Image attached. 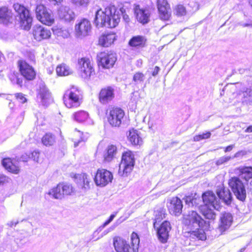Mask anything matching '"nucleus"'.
<instances>
[{
  "label": "nucleus",
  "mask_w": 252,
  "mask_h": 252,
  "mask_svg": "<svg viewBox=\"0 0 252 252\" xmlns=\"http://www.w3.org/2000/svg\"><path fill=\"white\" fill-rule=\"evenodd\" d=\"M231 159H233V156H227L221 157V164L224 163Z\"/></svg>",
  "instance_id": "obj_56"
},
{
  "label": "nucleus",
  "mask_w": 252,
  "mask_h": 252,
  "mask_svg": "<svg viewBox=\"0 0 252 252\" xmlns=\"http://www.w3.org/2000/svg\"><path fill=\"white\" fill-rule=\"evenodd\" d=\"M109 232H110V231H109V230H108V229H107L105 230L102 232V234H101V236H100V237H103V236H104V235H106V234H107L108 233H109ZM99 238H100V237H98V238L96 239V240H97V239H99Z\"/></svg>",
  "instance_id": "obj_61"
},
{
  "label": "nucleus",
  "mask_w": 252,
  "mask_h": 252,
  "mask_svg": "<svg viewBox=\"0 0 252 252\" xmlns=\"http://www.w3.org/2000/svg\"><path fill=\"white\" fill-rule=\"evenodd\" d=\"M239 177L248 181L249 179H252V167L245 166L238 168Z\"/></svg>",
  "instance_id": "obj_33"
},
{
  "label": "nucleus",
  "mask_w": 252,
  "mask_h": 252,
  "mask_svg": "<svg viewBox=\"0 0 252 252\" xmlns=\"http://www.w3.org/2000/svg\"><path fill=\"white\" fill-rule=\"evenodd\" d=\"M113 243L117 252H133L129 244L121 238L114 239Z\"/></svg>",
  "instance_id": "obj_23"
},
{
  "label": "nucleus",
  "mask_w": 252,
  "mask_h": 252,
  "mask_svg": "<svg viewBox=\"0 0 252 252\" xmlns=\"http://www.w3.org/2000/svg\"><path fill=\"white\" fill-rule=\"evenodd\" d=\"M113 175L109 171L104 169H98L95 175L94 181L97 186L104 187L111 182Z\"/></svg>",
  "instance_id": "obj_13"
},
{
  "label": "nucleus",
  "mask_w": 252,
  "mask_h": 252,
  "mask_svg": "<svg viewBox=\"0 0 252 252\" xmlns=\"http://www.w3.org/2000/svg\"><path fill=\"white\" fill-rule=\"evenodd\" d=\"M245 132L246 133L252 132V125L249 126L245 130Z\"/></svg>",
  "instance_id": "obj_60"
},
{
  "label": "nucleus",
  "mask_w": 252,
  "mask_h": 252,
  "mask_svg": "<svg viewBox=\"0 0 252 252\" xmlns=\"http://www.w3.org/2000/svg\"><path fill=\"white\" fill-rule=\"evenodd\" d=\"M134 164L135 158L133 153L130 151L123 153L119 174L123 176H127L132 170Z\"/></svg>",
  "instance_id": "obj_6"
},
{
  "label": "nucleus",
  "mask_w": 252,
  "mask_h": 252,
  "mask_svg": "<svg viewBox=\"0 0 252 252\" xmlns=\"http://www.w3.org/2000/svg\"><path fill=\"white\" fill-rule=\"evenodd\" d=\"M247 154L246 151L242 150L238 152H237L233 156V158H241L244 156L246 155Z\"/></svg>",
  "instance_id": "obj_49"
},
{
  "label": "nucleus",
  "mask_w": 252,
  "mask_h": 252,
  "mask_svg": "<svg viewBox=\"0 0 252 252\" xmlns=\"http://www.w3.org/2000/svg\"><path fill=\"white\" fill-rule=\"evenodd\" d=\"M37 98L40 100V102L44 106H47L52 101L51 94L44 83L39 85Z\"/></svg>",
  "instance_id": "obj_20"
},
{
  "label": "nucleus",
  "mask_w": 252,
  "mask_h": 252,
  "mask_svg": "<svg viewBox=\"0 0 252 252\" xmlns=\"http://www.w3.org/2000/svg\"><path fill=\"white\" fill-rule=\"evenodd\" d=\"M174 10V13L178 17L183 16L186 14V8L183 5L179 4L176 6Z\"/></svg>",
  "instance_id": "obj_42"
},
{
  "label": "nucleus",
  "mask_w": 252,
  "mask_h": 252,
  "mask_svg": "<svg viewBox=\"0 0 252 252\" xmlns=\"http://www.w3.org/2000/svg\"><path fill=\"white\" fill-rule=\"evenodd\" d=\"M167 207L169 213L172 215L179 216L182 213L183 202L180 198L173 197L168 200Z\"/></svg>",
  "instance_id": "obj_14"
},
{
  "label": "nucleus",
  "mask_w": 252,
  "mask_h": 252,
  "mask_svg": "<svg viewBox=\"0 0 252 252\" xmlns=\"http://www.w3.org/2000/svg\"><path fill=\"white\" fill-rule=\"evenodd\" d=\"M134 12L138 21L143 24L148 23L150 17L148 9L140 8L139 5H137L134 8Z\"/></svg>",
  "instance_id": "obj_25"
},
{
  "label": "nucleus",
  "mask_w": 252,
  "mask_h": 252,
  "mask_svg": "<svg viewBox=\"0 0 252 252\" xmlns=\"http://www.w3.org/2000/svg\"><path fill=\"white\" fill-rule=\"evenodd\" d=\"M58 15L61 19L67 22L73 21L76 16L72 9L68 6H64L60 7L58 10Z\"/></svg>",
  "instance_id": "obj_22"
},
{
  "label": "nucleus",
  "mask_w": 252,
  "mask_h": 252,
  "mask_svg": "<svg viewBox=\"0 0 252 252\" xmlns=\"http://www.w3.org/2000/svg\"><path fill=\"white\" fill-rule=\"evenodd\" d=\"M120 11L121 14L123 16L124 20L126 23L128 22L129 19L128 16L126 13H125V10L122 8L120 9Z\"/></svg>",
  "instance_id": "obj_51"
},
{
  "label": "nucleus",
  "mask_w": 252,
  "mask_h": 252,
  "mask_svg": "<svg viewBox=\"0 0 252 252\" xmlns=\"http://www.w3.org/2000/svg\"><path fill=\"white\" fill-rule=\"evenodd\" d=\"M202 199L204 204L199 206V209L202 215L207 219H214L216 214L214 210L219 211L220 208V204L217 203L215 194L211 191H206L203 193Z\"/></svg>",
  "instance_id": "obj_3"
},
{
  "label": "nucleus",
  "mask_w": 252,
  "mask_h": 252,
  "mask_svg": "<svg viewBox=\"0 0 252 252\" xmlns=\"http://www.w3.org/2000/svg\"><path fill=\"white\" fill-rule=\"evenodd\" d=\"M211 136V133L210 132H206L203 133L202 134H199L195 135L193 139L195 141H199L201 140L208 138Z\"/></svg>",
  "instance_id": "obj_43"
},
{
  "label": "nucleus",
  "mask_w": 252,
  "mask_h": 252,
  "mask_svg": "<svg viewBox=\"0 0 252 252\" xmlns=\"http://www.w3.org/2000/svg\"><path fill=\"white\" fill-rule=\"evenodd\" d=\"M233 222V216L230 213L225 212L221 216V235L227 230Z\"/></svg>",
  "instance_id": "obj_29"
},
{
  "label": "nucleus",
  "mask_w": 252,
  "mask_h": 252,
  "mask_svg": "<svg viewBox=\"0 0 252 252\" xmlns=\"http://www.w3.org/2000/svg\"><path fill=\"white\" fill-rule=\"evenodd\" d=\"M72 2L76 6H86L89 3V0H71Z\"/></svg>",
  "instance_id": "obj_44"
},
{
  "label": "nucleus",
  "mask_w": 252,
  "mask_h": 252,
  "mask_svg": "<svg viewBox=\"0 0 252 252\" xmlns=\"http://www.w3.org/2000/svg\"><path fill=\"white\" fill-rule=\"evenodd\" d=\"M73 191L72 186L68 184H59L49 192V194L54 198L62 199L65 195H70Z\"/></svg>",
  "instance_id": "obj_9"
},
{
  "label": "nucleus",
  "mask_w": 252,
  "mask_h": 252,
  "mask_svg": "<svg viewBox=\"0 0 252 252\" xmlns=\"http://www.w3.org/2000/svg\"><path fill=\"white\" fill-rule=\"evenodd\" d=\"M81 91L74 86L66 90L63 96L64 104L69 108L79 106L81 103Z\"/></svg>",
  "instance_id": "obj_5"
},
{
  "label": "nucleus",
  "mask_w": 252,
  "mask_h": 252,
  "mask_svg": "<svg viewBox=\"0 0 252 252\" xmlns=\"http://www.w3.org/2000/svg\"><path fill=\"white\" fill-rule=\"evenodd\" d=\"M125 116L124 111L120 108H112L107 114L108 121L113 127H119Z\"/></svg>",
  "instance_id": "obj_11"
},
{
  "label": "nucleus",
  "mask_w": 252,
  "mask_h": 252,
  "mask_svg": "<svg viewBox=\"0 0 252 252\" xmlns=\"http://www.w3.org/2000/svg\"><path fill=\"white\" fill-rule=\"evenodd\" d=\"M196 194L192 197V196H186L184 199L185 200V202L187 205L189 206H195L196 207L199 205V202H200V199L199 197H195Z\"/></svg>",
  "instance_id": "obj_37"
},
{
  "label": "nucleus",
  "mask_w": 252,
  "mask_h": 252,
  "mask_svg": "<svg viewBox=\"0 0 252 252\" xmlns=\"http://www.w3.org/2000/svg\"><path fill=\"white\" fill-rule=\"evenodd\" d=\"M233 196L230 190L221 185V202L228 206H231Z\"/></svg>",
  "instance_id": "obj_32"
},
{
  "label": "nucleus",
  "mask_w": 252,
  "mask_h": 252,
  "mask_svg": "<svg viewBox=\"0 0 252 252\" xmlns=\"http://www.w3.org/2000/svg\"><path fill=\"white\" fill-rule=\"evenodd\" d=\"M12 20V12L6 6L0 8V22L5 25L11 23Z\"/></svg>",
  "instance_id": "obj_27"
},
{
  "label": "nucleus",
  "mask_w": 252,
  "mask_h": 252,
  "mask_svg": "<svg viewBox=\"0 0 252 252\" xmlns=\"http://www.w3.org/2000/svg\"><path fill=\"white\" fill-rule=\"evenodd\" d=\"M116 39L114 33H108L102 35L99 38V44L104 47H108L113 43Z\"/></svg>",
  "instance_id": "obj_31"
},
{
  "label": "nucleus",
  "mask_w": 252,
  "mask_h": 252,
  "mask_svg": "<svg viewBox=\"0 0 252 252\" xmlns=\"http://www.w3.org/2000/svg\"><path fill=\"white\" fill-rule=\"evenodd\" d=\"M240 178L239 177L231 178L228 184L237 199L244 202L246 198V190L244 183Z\"/></svg>",
  "instance_id": "obj_7"
},
{
  "label": "nucleus",
  "mask_w": 252,
  "mask_h": 252,
  "mask_svg": "<svg viewBox=\"0 0 252 252\" xmlns=\"http://www.w3.org/2000/svg\"><path fill=\"white\" fill-rule=\"evenodd\" d=\"M117 60L116 54L112 51L101 52L98 56L99 65L103 68H110L112 67Z\"/></svg>",
  "instance_id": "obj_12"
},
{
  "label": "nucleus",
  "mask_w": 252,
  "mask_h": 252,
  "mask_svg": "<svg viewBox=\"0 0 252 252\" xmlns=\"http://www.w3.org/2000/svg\"><path fill=\"white\" fill-rule=\"evenodd\" d=\"M157 5L159 18L162 20H168L171 16V9L167 0H158Z\"/></svg>",
  "instance_id": "obj_15"
},
{
  "label": "nucleus",
  "mask_w": 252,
  "mask_h": 252,
  "mask_svg": "<svg viewBox=\"0 0 252 252\" xmlns=\"http://www.w3.org/2000/svg\"><path fill=\"white\" fill-rule=\"evenodd\" d=\"M33 35L34 38L37 41L46 39L50 37V30L40 25H35L33 28Z\"/></svg>",
  "instance_id": "obj_24"
},
{
  "label": "nucleus",
  "mask_w": 252,
  "mask_h": 252,
  "mask_svg": "<svg viewBox=\"0 0 252 252\" xmlns=\"http://www.w3.org/2000/svg\"><path fill=\"white\" fill-rule=\"evenodd\" d=\"M39 153L38 151H34L29 155V158H32L34 161H38Z\"/></svg>",
  "instance_id": "obj_47"
},
{
  "label": "nucleus",
  "mask_w": 252,
  "mask_h": 252,
  "mask_svg": "<svg viewBox=\"0 0 252 252\" xmlns=\"http://www.w3.org/2000/svg\"><path fill=\"white\" fill-rule=\"evenodd\" d=\"M42 142L45 146H51L55 142V137L51 133H46L43 137Z\"/></svg>",
  "instance_id": "obj_39"
},
{
  "label": "nucleus",
  "mask_w": 252,
  "mask_h": 252,
  "mask_svg": "<svg viewBox=\"0 0 252 252\" xmlns=\"http://www.w3.org/2000/svg\"><path fill=\"white\" fill-rule=\"evenodd\" d=\"M157 235L159 241L162 243H165L169 237V232L171 230L170 223L168 221H163L159 227L157 225Z\"/></svg>",
  "instance_id": "obj_17"
},
{
  "label": "nucleus",
  "mask_w": 252,
  "mask_h": 252,
  "mask_svg": "<svg viewBox=\"0 0 252 252\" xmlns=\"http://www.w3.org/2000/svg\"><path fill=\"white\" fill-rule=\"evenodd\" d=\"M10 179L7 176L0 174V185H3L5 183L9 181Z\"/></svg>",
  "instance_id": "obj_50"
},
{
  "label": "nucleus",
  "mask_w": 252,
  "mask_h": 252,
  "mask_svg": "<svg viewBox=\"0 0 252 252\" xmlns=\"http://www.w3.org/2000/svg\"><path fill=\"white\" fill-rule=\"evenodd\" d=\"M240 25L243 27H251L252 28V18H251L249 20L248 22L245 23L243 22H241Z\"/></svg>",
  "instance_id": "obj_53"
},
{
  "label": "nucleus",
  "mask_w": 252,
  "mask_h": 252,
  "mask_svg": "<svg viewBox=\"0 0 252 252\" xmlns=\"http://www.w3.org/2000/svg\"><path fill=\"white\" fill-rule=\"evenodd\" d=\"M116 214H117V212H115L114 214H111L110 215V216L109 217V219L104 222V225H108L115 218Z\"/></svg>",
  "instance_id": "obj_52"
},
{
  "label": "nucleus",
  "mask_w": 252,
  "mask_h": 252,
  "mask_svg": "<svg viewBox=\"0 0 252 252\" xmlns=\"http://www.w3.org/2000/svg\"><path fill=\"white\" fill-rule=\"evenodd\" d=\"M147 39L145 36L135 35L132 36L128 41V45L134 50L142 49L147 46Z\"/></svg>",
  "instance_id": "obj_21"
},
{
  "label": "nucleus",
  "mask_w": 252,
  "mask_h": 252,
  "mask_svg": "<svg viewBox=\"0 0 252 252\" xmlns=\"http://www.w3.org/2000/svg\"><path fill=\"white\" fill-rule=\"evenodd\" d=\"M131 241L132 244V249L133 252H136L138 248L140 239L138 234L135 232H133L131 235Z\"/></svg>",
  "instance_id": "obj_40"
},
{
  "label": "nucleus",
  "mask_w": 252,
  "mask_h": 252,
  "mask_svg": "<svg viewBox=\"0 0 252 252\" xmlns=\"http://www.w3.org/2000/svg\"><path fill=\"white\" fill-rule=\"evenodd\" d=\"M14 75H11L10 77V79L11 81V82H12L13 84H16V81H15V79H14V77H13Z\"/></svg>",
  "instance_id": "obj_63"
},
{
  "label": "nucleus",
  "mask_w": 252,
  "mask_h": 252,
  "mask_svg": "<svg viewBox=\"0 0 252 252\" xmlns=\"http://www.w3.org/2000/svg\"><path fill=\"white\" fill-rule=\"evenodd\" d=\"M121 14L117 11L114 5H110L104 8L99 9L95 12L94 24L97 28L105 27L114 28L120 21Z\"/></svg>",
  "instance_id": "obj_2"
},
{
  "label": "nucleus",
  "mask_w": 252,
  "mask_h": 252,
  "mask_svg": "<svg viewBox=\"0 0 252 252\" xmlns=\"http://www.w3.org/2000/svg\"><path fill=\"white\" fill-rule=\"evenodd\" d=\"M160 70V68L159 67L156 66L153 69V70L151 72L152 75L154 77L156 76L158 74Z\"/></svg>",
  "instance_id": "obj_55"
},
{
  "label": "nucleus",
  "mask_w": 252,
  "mask_h": 252,
  "mask_svg": "<svg viewBox=\"0 0 252 252\" xmlns=\"http://www.w3.org/2000/svg\"><path fill=\"white\" fill-rule=\"evenodd\" d=\"M35 13L37 19L45 25L50 26L54 22L51 11L47 10L46 7L42 4L37 5Z\"/></svg>",
  "instance_id": "obj_10"
},
{
  "label": "nucleus",
  "mask_w": 252,
  "mask_h": 252,
  "mask_svg": "<svg viewBox=\"0 0 252 252\" xmlns=\"http://www.w3.org/2000/svg\"><path fill=\"white\" fill-rule=\"evenodd\" d=\"M18 66L21 75L28 80H32L35 77L33 68L24 61H18Z\"/></svg>",
  "instance_id": "obj_16"
},
{
  "label": "nucleus",
  "mask_w": 252,
  "mask_h": 252,
  "mask_svg": "<svg viewBox=\"0 0 252 252\" xmlns=\"http://www.w3.org/2000/svg\"><path fill=\"white\" fill-rule=\"evenodd\" d=\"M233 147H234V146L233 145H229L225 148L224 151L225 152H230L232 150Z\"/></svg>",
  "instance_id": "obj_59"
},
{
  "label": "nucleus",
  "mask_w": 252,
  "mask_h": 252,
  "mask_svg": "<svg viewBox=\"0 0 252 252\" xmlns=\"http://www.w3.org/2000/svg\"><path fill=\"white\" fill-rule=\"evenodd\" d=\"M16 99L21 103H24L27 101L26 98L22 93H17L15 94Z\"/></svg>",
  "instance_id": "obj_46"
},
{
  "label": "nucleus",
  "mask_w": 252,
  "mask_h": 252,
  "mask_svg": "<svg viewBox=\"0 0 252 252\" xmlns=\"http://www.w3.org/2000/svg\"><path fill=\"white\" fill-rule=\"evenodd\" d=\"M107 225H104V223L101 225V226H100L94 232V235H95V234L98 233L99 232H100V231H101V230L106 226Z\"/></svg>",
  "instance_id": "obj_57"
},
{
  "label": "nucleus",
  "mask_w": 252,
  "mask_h": 252,
  "mask_svg": "<svg viewBox=\"0 0 252 252\" xmlns=\"http://www.w3.org/2000/svg\"><path fill=\"white\" fill-rule=\"evenodd\" d=\"M155 219L154 222V227L155 228L157 227V225H158V223L163 219L165 218V209L163 208H159L155 211Z\"/></svg>",
  "instance_id": "obj_36"
},
{
  "label": "nucleus",
  "mask_w": 252,
  "mask_h": 252,
  "mask_svg": "<svg viewBox=\"0 0 252 252\" xmlns=\"http://www.w3.org/2000/svg\"><path fill=\"white\" fill-rule=\"evenodd\" d=\"M78 66L79 74L84 79H89L95 75L94 70L89 59L83 58L79 60Z\"/></svg>",
  "instance_id": "obj_8"
},
{
  "label": "nucleus",
  "mask_w": 252,
  "mask_h": 252,
  "mask_svg": "<svg viewBox=\"0 0 252 252\" xmlns=\"http://www.w3.org/2000/svg\"><path fill=\"white\" fill-rule=\"evenodd\" d=\"M2 166L9 172L17 174L19 171V168L15 165L10 158H5L2 160Z\"/></svg>",
  "instance_id": "obj_35"
},
{
  "label": "nucleus",
  "mask_w": 252,
  "mask_h": 252,
  "mask_svg": "<svg viewBox=\"0 0 252 252\" xmlns=\"http://www.w3.org/2000/svg\"><path fill=\"white\" fill-rule=\"evenodd\" d=\"M86 173L78 174L75 175V181L78 187L85 191L90 189V182Z\"/></svg>",
  "instance_id": "obj_26"
},
{
  "label": "nucleus",
  "mask_w": 252,
  "mask_h": 252,
  "mask_svg": "<svg viewBox=\"0 0 252 252\" xmlns=\"http://www.w3.org/2000/svg\"><path fill=\"white\" fill-rule=\"evenodd\" d=\"M217 194L220 199V189H217Z\"/></svg>",
  "instance_id": "obj_64"
},
{
  "label": "nucleus",
  "mask_w": 252,
  "mask_h": 252,
  "mask_svg": "<svg viewBox=\"0 0 252 252\" xmlns=\"http://www.w3.org/2000/svg\"><path fill=\"white\" fill-rule=\"evenodd\" d=\"M117 153V148L114 145H109L103 154L104 161L109 162L111 161Z\"/></svg>",
  "instance_id": "obj_30"
},
{
  "label": "nucleus",
  "mask_w": 252,
  "mask_h": 252,
  "mask_svg": "<svg viewBox=\"0 0 252 252\" xmlns=\"http://www.w3.org/2000/svg\"><path fill=\"white\" fill-rule=\"evenodd\" d=\"M13 77H14V79H15L16 84L20 87H22L23 85V79L22 78H19L16 75H13Z\"/></svg>",
  "instance_id": "obj_54"
},
{
  "label": "nucleus",
  "mask_w": 252,
  "mask_h": 252,
  "mask_svg": "<svg viewBox=\"0 0 252 252\" xmlns=\"http://www.w3.org/2000/svg\"><path fill=\"white\" fill-rule=\"evenodd\" d=\"M13 8L17 13L16 20L23 29L29 31L32 27V17L30 11L24 6L19 3H15Z\"/></svg>",
  "instance_id": "obj_4"
},
{
  "label": "nucleus",
  "mask_w": 252,
  "mask_h": 252,
  "mask_svg": "<svg viewBox=\"0 0 252 252\" xmlns=\"http://www.w3.org/2000/svg\"><path fill=\"white\" fill-rule=\"evenodd\" d=\"M115 96L114 89L111 86L102 88L99 93V101L103 104H106L112 100Z\"/></svg>",
  "instance_id": "obj_19"
},
{
  "label": "nucleus",
  "mask_w": 252,
  "mask_h": 252,
  "mask_svg": "<svg viewBox=\"0 0 252 252\" xmlns=\"http://www.w3.org/2000/svg\"><path fill=\"white\" fill-rule=\"evenodd\" d=\"M127 138L129 142L133 145H140L142 143V139L139 136L138 131L136 130H130Z\"/></svg>",
  "instance_id": "obj_34"
},
{
  "label": "nucleus",
  "mask_w": 252,
  "mask_h": 252,
  "mask_svg": "<svg viewBox=\"0 0 252 252\" xmlns=\"http://www.w3.org/2000/svg\"><path fill=\"white\" fill-rule=\"evenodd\" d=\"M76 35L78 37H82L89 35L91 32V24L90 21L83 19L75 26Z\"/></svg>",
  "instance_id": "obj_18"
},
{
  "label": "nucleus",
  "mask_w": 252,
  "mask_h": 252,
  "mask_svg": "<svg viewBox=\"0 0 252 252\" xmlns=\"http://www.w3.org/2000/svg\"><path fill=\"white\" fill-rule=\"evenodd\" d=\"M79 134L80 136V138L77 141H74V145L75 147H77L81 142H85L87 140V138L84 137L82 132L79 131Z\"/></svg>",
  "instance_id": "obj_48"
},
{
  "label": "nucleus",
  "mask_w": 252,
  "mask_h": 252,
  "mask_svg": "<svg viewBox=\"0 0 252 252\" xmlns=\"http://www.w3.org/2000/svg\"><path fill=\"white\" fill-rule=\"evenodd\" d=\"M118 224H119V223L117 222H116L114 223L112 225H111L108 229L110 232L112 231L115 229V228L118 225Z\"/></svg>",
  "instance_id": "obj_58"
},
{
  "label": "nucleus",
  "mask_w": 252,
  "mask_h": 252,
  "mask_svg": "<svg viewBox=\"0 0 252 252\" xmlns=\"http://www.w3.org/2000/svg\"><path fill=\"white\" fill-rule=\"evenodd\" d=\"M249 189L250 192H251V194H252V180L250 182V185L249 187Z\"/></svg>",
  "instance_id": "obj_62"
},
{
  "label": "nucleus",
  "mask_w": 252,
  "mask_h": 252,
  "mask_svg": "<svg viewBox=\"0 0 252 252\" xmlns=\"http://www.w3.org/2000/svg\"><path fill=\"white\" fill-rule=\"evenodd\" d=\"M56 72L59 76H67L71 73L69 67L65 64L58 65L56 68Z\"/></svg>",
  "instance_id": "obj_38"
},
{
  "label": "nucleus",
  "mask_w": 252,
  "mask_h": 252,
  "mask_svg": "<svg viewBox=\"0 0 252 252\" xmlns=\"http://www.w3.org/2000/svg\"><path fill=\"white\" fill-rule=\"evenodd\" d=\"M240 94H243L244 98L251 96L252 95V90L249 88H244L239 93Z\"/></svg>",
  "instance_id": "obj_45"
},
{
  "label": "nucleus",
  "mask_w": 252,
  "mask_h": 252,
  "mask_svg": "<svg viewBox=\"0 0 252 252\" xmlns=\"http://www.w3.org/2000/svg\"><path fill=\"white\" fill-rule=\"evenodd\" d=\"M73 118L74 120L79 123H86L91 124L92 120L90 119L89 114L87 112L81 110L75 112L73 114Z\"/></svg>",
  "instance_id": "obj_28"
},
{
  "label": "nucleus",
  "mask_w": 252,
  "mask_h": 252,
  "mask_svg": "<svg viewBox=\"0 0 252 252\" xmlns=\"http://www.w3.org/2000/svg\"><path fill=\"white\" fill-rule=\"evenodd\" d=\"M145 79V75L140 72H136L132 79V82L135 85L141 84L143 83Z\"/></svg>",
  "instance_id": "obj_41"
},
{
  "label": "nucleus",
  "mask_w": 252,
  "mask_h": 252,
  "mask_svg": "<svg viewBox=\"0 0 252 252\" xmlns=\"http://www.w3.org/2000/svg\"><path fill=\"white\" fill-rule=\"evenodd\" d=\"M182 222L188 230L185 233L186 245H192L191 242L196 240H206L205 230L208 228L209 222L204 220L196 211H189L187 215H184Z\"/></svg>",
  "instance_id": "obj_1"
}]
</instances>
